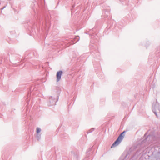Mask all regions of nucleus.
I'll return each instance as SVG.
<instances>
[{"mask_svg": "<svg viewBox=\"0 0 160 160\" xmlns=\"http://www.w3.org/2000/svg\"><path fill=\"white\" fill-rule=\"evenodd\" d=\"M125 132V131H123L122 133H121L118 137L117 140L115 141V142L112 144L111 147V148L114 147L115 146L118 145L121 142L123 139L124 137V133Z\"/></svg>", "mask_w": 160, "mask_h": 160, "instance_id": "obj_1", "label": "nucleus"}, {"mask_svg": "<svg viewBox=\"0 0 160 160\" xmlns=\"http://www.w3.org/2000/svg\"><path fill=\"white\" fill-rule=\"evenodd\" d=\"M62 73V71H60L58 72L57 73V82L59 81L61 79V76Z\"/></svg>", "mask_w": 160, "mask_h": 160, "instance_id": "obj_2", "label": "nucleus"}, {"mask_svg": "<svg viewBox=\"0 0 160 160\" xmlns=\"http://www.w3.org/2000/svg\"><path fill=\"white\" fill-rule=\"evenodd\" d=\"M41 131V129L40 128H37L36 132L37 133H39Z\"/></svg>", "mask_w": 160, "mask_h": 160, "instance_id": "obj_3", "label": "nucleus"}]
</instances>
